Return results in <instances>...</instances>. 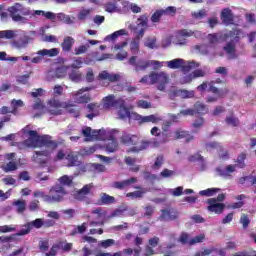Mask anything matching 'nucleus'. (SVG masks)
Wrapping results in <instances>:
<instances>
[{
  "instance_id": "nucleus-1",
  "label": "nucleus",
  "mask_w": 256,
  "mask_h": 256,
  "mask_svg": "<svg viewBox=\"0 0 256 256\" xmlns=\"http://www.w3.org/2000/svg\"><path fill=\"white\" fill-rule=\"evenodd\" d=\"M29 138L24 141V145L26 147H30L35 149L37 147H47L46 151H36L34 155V159L37 163H39V157H49L51 155V151H55L57 147V142L53 141V138L49 135L40 136L37 131L30 130L27 132Z\"/></svg>"
},
{
  "instance_id": "nucleus-2",
  "label": "nucleus",
  "mask_w": 256,
  "mask_h": 256,
  "mask_svg": "<svg viewBox=\"0 0 256 256\" xmlns=\"http://www.w3.org/2000/svg\"><path fill=\"white\" fill-rule=\"evenodd\" d=\"M142 85H156L158 91H165L169 84V74L167 72H151L148 76L141 78Z\"/></svg>"
},
{
  "instance_id": "nucleus-3",
  "label": "nucleus",
  "mask_w": 256,
  "mask_h": 256,
  "mask_svg": "<svg viewBox=\"0 0 256 256\" xmlns=\"http://www.w3.org/2000/svg\"><path fill=\"white\" fill-rule=\"evenodd\" d=\"M8 13H10V17L12 21L15 23H22L25 25L29 20L25 17L32 15L31 10L29 8H25L23 5L16 3L13 6L8 8Z\"/></svg>"
},
{
  "instance_id": "nucleus-4",
  "label": "nucleus",
  "mask_w": 256,
  "mask_h": 256,
  "mask_svg": "<svg viewBox=\"0 0 256 256\" xmlns=\"http://www.w3.org/2000/svg\"><path fill=\"white\" fill-rule=\"evenodd\" d=\"M168 69H182L183 73H189L191 69H197L199 67V63L195 61H188L181 58H176L170 61L164 62Z\"/></svg>"
},
{
  "instance_id": "nucleus-5",
  "label": "nucleus",
  "mask_w": 256,
  "mask_h": 256,
  "mask_svg": "<svg viewBox=\"0 0 256 256\" xmlns=\"http://www.w3.org/2000/svg\"><path fill=\"white\" fill-rule=\"evenodd\" d=\"M92 89V87L81 88L78 91L70 93V98L72 99V101H74V103H89L91 101V94L89 93V91H91Z\"/></svg>"
},
{
  "instance_id": "nucleus-6",
  "label": "nucleus",
  "mask_w": 256,
  "mask_h": 256,
  "mask_svg": "<svg viewBox=\"0 0 256 256\" xmlns=\"http://www.w3.org/2000/svg\"><path fill=\"white\" fill-rule=\"evenodd\" d=\"M82 135L86 137L85 141H99L105 139L107 131L105 130H91V127L82 128Z\"/></svg>"
},
{
  "instance_id": "nucleus-7",
  "label": "nucleus",
  "mask_w": 256,
  "mask_h": 256,
  "mask_svg": "<svg viewBox=\"0 0 256 256\" xmlns=\"http://www.w3.org/2000/svg\"><path fill=\"white\" fill-rule=\"evenodd\" d=\"M63 159L68 160V167H79L81 165L79 158L73 152H65L63 150L58 151L56 161H61Z\"/></svg>"
},
{
  "instance_id": "nucleus-8",
  "label": "nucleus",
  "mask_w": 256,
  "mask_h": 256,
  "mask_svg": "<svg viewBox=\"0 0 256 256\" xmlns=\"http://www.w3.org/2000/svg\"><path fill=\"white\" fill-rule=\"evenodd\" d=\"M67 107V102H61V100L55 97L48 101V111L51 115H61L63 109H67Z\"/></svg>"
},
{
  "instance_id": "nucleus-9",
  "label": "nucleus",
  "mask_w": 256,
  "mask_h": 256,
  "mask_svg": "<svg viewBox=\"0 0 256 256\" xmlns=\"http://www.w3.org/2000/svg\"><path fill=\"white\" fill-rule=\"evenodd\" d=\"M66 193L67 192H65V189H63L61 186H56L51 189L50 194L46 196V203L61 201Z\"/></svg>"
},
{
  "instance_id": "nucleus-10",
  "label": "nucleus",
  "mask_w": 256,
  "mask_h": 256,
  "mask_svg": "<svg viewBox=\"0 0 256 256\" xmlns=\"http://www.w3.org/2000/svg\"><path fill=\"white\" fill-rule=\"evenodd\" d=\"M17 37L19 39L14 40L11 45L14 49H25L27 45H29V41H31V37H29L24 31L19 30Z\"/></svg>"
},
{
  "instance_id": "nucleus-11",
  "label": "nucleus",
  "mask_w": 256,
  "mask_h": 256,
  "mask_svg": "<svg viewBox=\"0 0 256 256\" xmlns=\"http://www.w3.org/2000/svg\"><path fill=\"white\" fill-rule=\"evenodd\" d=\"M104 109H111V107H119V105H125V100L123 98H115V95H108L103 99Z\"/></svg>"
},
{
  "instance_id": "nucleus-12",
  "label": "nucleus",
  "mask_w": 256,
  "mask_h": 256,
  "mask_svg": "<svg viewBox=\"0 0 256 256\" xmlns=\"http://www.w3.org/2000/svg\"><path fill=\"white\" fill-rule=\"evenodd\" d=\"M105 139H102V141H105V147H106V151H108V153H115V151H117L119 144H117V140H115V138L113 137V135H111V133L106 132V134L104 135Z\"/></svg>"
},
{
  "instance_id": "nucleus-13",
  "label": "nucleus",
  "mask_w": 256,
  "mask_h": 256,
  "mask_svg": "<svg viewBox=\"0 0 256 256\" xmlns=\"http://www.w3.org/2000/svg\"><path fill=\"white\" fill-rule=\"evenodd\" d=\"M92 219H95L97 222H90L91 227L95 225H104L105 217H107V211L102 208H97L92 211Z\"/></svg>"
},
{
  "instance_id": "nucleus-14",
  "label": "nucleus",
  "mask_w": 256,
  "mask_h": 256,
  "mask_svg": "<svg viewBox=\"0 0 256 256\" xmlns=\"http://www.w3.org/2000/svg\"><path fill=\"white\" fill-rule=\"evenodd\" d=\"M136 25V35H141L142 33V37H144L145 31H147L149 27V19L147 18V16H140L136 21Z\"/></svg>"
},
{
  "instance_id": "nucleus-15",
  "label": "nucleus",
  "mask_w": 256,
  "mask_h": 256,
  "mask_svg": "<svg viewBox=\"0 0 256 256\" xmlns=\"http://www.w3.org/2000/svg\"><path fill=\"white\" fill-rule=\"evenodd\" d=\"M33 227H35V229H41V227H43V219L37 218L36 220L27 223L25 228L18 232V235H27Z\"/></svg>"
},
{
  "instance_id": "nucleus-16",
  "label": "nucleus",
  "mask_w": 256,
  "mask_h": 256,
  "mask_svg": "<svg viewBox=\"0 0 256 256\" xmlns=\"http://www.w3.org/2000/svg\"><path fill=\"white\" fill-rule=\"evenodd\" d=\"M129 65H133L135 71H145L149 67V60L140 59L137 61V56H132L129 59Z\"/></svg>"
},
{
  "instance_id": "nucleus-17",
  "label": "nucleus",
  "mask_w": 256,
  "mask_h": 256,
  "mask_svg": "<svg viewBox=\"0 0 256 256\" xmlns=\"http://www.w3.org/2000/svg\"><path fill=\"white\" fill-rule=\"evenodd\" d=\"M208 211H210L211 213H223V209H225V204L223 203H218L217 199L215 198H210L208 199Z\"/></svg>"
},
{
  "instance_id": "nucleus-18",
  "label": "nucleus",
  "mask_w": 256,
  "mask_h": 256,
  "mask_svg": "<svg viewBox=\"0 0 256 256\" xmlns=\"http://www.w3.org/2000/svg\"><path fill=\"white\" fill-rule=\"evenodd\" d=\"M98 79H101L102 81H109L110 83H115V81H119V79H121V75L102 71L99 73Z\"/></svg>"
},
{
  "instance_id": "nucleus-19",
  "label": "nucleus",
  "mask_w": 256,
  "mask_h": 256,
  "mask_svg": "<svg viewBox=\"0 0 256 256\" xmlns=\"http://www.w3.org/2000/svg\"><path fill=\"white\" fill-rule=\"evenodd\" d=\"M223 51H225L228 59H237V49L235 48V42L230 41L224 47Z\"/></svg>"
},
{
  "instance_id": "nucleus-20",
  "label": "nucleus",
  "mask_w": 256,
  "mask_h": 256,
  "mask_svg": "<svg viewBox=\"0 0 256 256\" xmlns=\"http://www.w3.org/2000/svg\"><path fill=\"white\" fill-rule=\"evenodd\" d=\"M87 108L89 110V114H87L88 119H93V117H97L99 115V111H101V105L97 103H90L87 105Z\"/></svg>"
},
{
  "instance_id": "nucleus-21",
  "label": "nucleus",
  "mask_w": 256,
  "mask_h": 256,
  "mask_svg": "<svg viewBox=\"0 0 256 256\" xmlns=\"http://www.w3.org/2000/svg\"><path fill=\"white\" fill-rule=\"evenodd\" d=\"M143 37V33H140V35H137L133 38V40L130 43V50L133 55H137L139 53V45L141 43V39Z\"/></svg>"
},
{
  "instance_id": "nucleus-22",
  "label": "nucleus",
  "mask_w": 256,
  "mask_h": 256,
  "mask_svg": "<svg viewBox=\"0 0 256 256\" xmlns=\"http://www.w3.org/2000/svg\"><path fill=\"white\" fill-rule=\"evenodd\" d=\"M173 139H186V141L189 143V141H193V136L183 129H177L173 133Z\"/></svg>"
},
{
  "instance_id": "nucleus-23",
  "label": "nucleus",
  "mask_w": 256,
  "mask_h": 256,
  "mask_svg": "<svg viewBox=\"0 0 256 256\" xmlns=\"http://www.w3.org/2000/svg\"><path fill=\"white\" fill-rule=\"evenodd\" d=\"M237 165H227L225 168H218L217 172L220 177H231V173H235Z\"/></svg>"
},
{
  "instance_id": "nucleus-24",
  "label": "nucleus",
  "mask_w": 256,
  "mask_h": 256,
  "mask_svg": "<svg viewBox=\"0 0 256 256\" xmlns=\"http://www.w3.org/2000/svg\"><path fill=\"white\" fill-rule=\"evenodd\" d=\"M91 189H93V184H86L81 190H79L75 194V199H77L78 201H83L84 197L86 195H89Z\"/></svg>"
},
{
  "instance_id": "nucleus-25",
  "label": "nucleus",
  "mask_w": 256,
  "mask_h": 256,
  "mask_svg": "<svg viewBox=\"0 0 256 256\" xmlns=\"http://www.w3.org/2000/svg\"><path fill=\"white\" fill-rule=\"evenodd\" d=\"M12 205L15 211H17L19 214L25 213V210L27 209V201L23 199L14 200Z\"/></svg>"
},
{
  "instance_id": "nucleus-26",
  "label": "nucleus",
  "mask_w": 256,
  "mask_h": 256,
  "mask_svg": "<svg viewBox=\"0 0 256 256\" xmlns=\"http://www.w3.org/2000/svg\"><path fill=\"white\" fill-rule=\"evenodd\" d=\"M221 20L226 25H231V23H233V12H231L229 8H225L224 10H222Z\"/></svg>"
},
{
  "instance_id": "nucleus-27",
  "label": "nucleus",
  "mask_w": 256,
  "mask_h": 256,
  "mask_svg": "<svg viewBox=\"0 0 256 256\" xmlns=\"http://www.w3.org/2000/svg\"><path fill=\"white\" fill-rule=\"evenodd\" d=\"M36 55H41V57H57V55H59V49H42L36 52Z\"/></svg>"
},
{
  "instance_id": "nucleus-28",
  "label": "nucleus",
  "mask_w": 256,
  "mask_h": 256,
  "mask_svg": "<svg viewBox=\"0 0 256 256\" xmlns=\"http://www.w3.org/2000/svg\"><path fill=\"white\" fill-rule=\"evenodd\" d=\"M73 45H75V39H73V37L71 36H68L64 38L61 44V47L63 51H65L66 53H69V51L73 49Z\"/></svg>"
},
{
  "instance_id": "nucleus-29",
  "label": "nucleus",
  "mask_w": 256,
  "mask_h": 256,
  "mask_svg": "<svg viewBox=\"0 0 256 256\" xmlns=\"http://www.w3.org/2000/svg\"><path fill=\"white\" fill-rule=\"evenodd\" d=\"M139 141V137L136 135H131V134H123L122 135V143L125 145H137Z\"/></svg>"
},
{
  "instance_id": "nucleus-30",
  "label": "nucleus",
  "mask_w": 256,
  "mask_h": 256,
  "mask_svg": "<svg viewBox=\"0 0 256 256\" xmlns=\"http://www.w3.org/2000/svg\"><path fill=\"white\" fill-rule=\"evenodd\" d=\"M134 189H140V190L134 191V192H129L126 194V197H129L130 199H141L143 197V195H145L147 193V190H145L139 186H135Z\"/></svg>"
},
{
  "instance_id": "nucleus-31",
  "label": "nucleus",
  "mask_w": 256,
  "mask_h": 256,
  "mask_svg": "<svg viewBox=\"0 0 256 256\" xmlns=\"http://www.w3.org/2000/svg\"><path fill=\"white\" fill-rule=\"evenodd\" d=\"M123 35H129V32L126 29H120L106 36L105 41H117V39Z\"/></svg>"
},
{
  "instance_id": "nucleus-32",
  "label": "nucleus",
  "mask_w": 256,
  "mask_h": 256,
  "mask_svg": "<svg viewBox=\"0 0 256 256\" xmlns=\"http://www.w3.org/2000/svg\"><path fill=\"white\" fill-rule=\"evenodd\" d=\"M19 35V30L0 31V39H15Z\"/></svg>"
},
{
  "instance_id": "nucleus-33",
  "label": "nucleus",
  "mask_w": 256,
  "mask_h": 256,
  "mask_svg": "<svg viewBox=\"0 0 256 256\" xmlns=\"http://www.w3.org/2000/svg\"><path fill=\"white\" fill-rule=\"evenodd\" d=\"M178 215L176 212L169 211V210H162V215L160 219L162 221H175L177 219Z\"/></svg>"
},
{
  "instance_id": "nucleus-34",
  "label": "nucleus",
  "mask_w": 256,
  "mask_h": 256,
  "mask_svg": "<svg viewBox=\"0 0 256 256\" xmlns=\"http://www.w3.org/2000/svg\"><path fill=\"white\" fill-rule=\"evenodd\" d=\"M176 95H178V97H181L182 99H193V97H195V91L178 89Z\"/></svg>"
},
{
  "instance_id": "nucleus-35",
  "label": "nucleus",
  "mask_w": 256,
  "mask_h": 256,
  "mask_svg": "<svg viewBox=\"0 0 256 256\" xmlns=\"http://www.w3.org/2000/svg\"><path fill=\"white\" fill-rule=\"evenodd\" d=\"M160 121H163V118H161V116H159L158 114H152V115H148V116H144L142 118V123H160Z\"/></svg>"
},
{
  "instance_id": "nucleus-36",
  "label": "nucleus",
  "mask_w": 256,
  "mask_h": 256,
  "mask_svg": "<svg viewBox=\"0 0 256 256\" xmlns=\"http://www.w3.org/2000/svg\"><path fill=\"white\" fill-rule=\"evenodd\" d=\"M192 53H200V55H209V46L195 45L192 47Z\"/></svg>"
},
{
  "instance_id": "nucleus-37",
  "label": "nucleus",
  "mask_w": 256,
  "mask_h": 256,
  "mask_svg": "<svg viewBox=\"0 0 256 256\" xmlns=\"http://www.w3.org/2000/svg\"><path fill=\"white\" fill-rule=\"evenodd\" d=\"M118 107H120L119 111H118V115L120 117V119H129L131 117V112L129 111V109L127 107H125V101H124V105H119Z\"/></svg>"
},
{
  "instance_id": "nucleus-38",
  "label": "nucleus",
  "mask_w": 256,
  "mask_h": 256,
  "mask_svg": "<svg viewBox=\"0 0 256 256\" xmlns=\"http://www.w3.org/2000/svg\"><path fill=\"white\" fill-rule=\"evenodd\" d=\"M178 35L179 37H201V32L199 31H191V30H187V29H184V30H180L178 31Z\"/></svg>"
},
{
  "instance_id": "nucleus-39",
  "label": "nucleus",
  "mask_w": 256,
  "mask_h": 256,
  "mask_svg": "<svg viewBox=\"0 0 256 256\" xmlns=\"http://www.w3.org/2000/svg\"><path fill=\"white\" fill-rule=\"evenodd\" d=\"M221 191V189L219 188H208L206 190H201L199 192V195H201L202 197H213V195L219 193Z\"/></svg>"
},
{
  "instance_id": "nucleus-40",
  "label": "nucleus",
  "mask_w": 256,
  "mask_h": 256,
  "mask_svg": "<svg viewBox=\"0 0 256 256\" xmlns=\"http://www.w3.org/2000/svg\"><path fill=\"white\" fill-rule=\"evenodd\" d=\"M2 169L5 173H11L17 171V162L10 161L7 164L2 165Z\"/></svg>"
},
{
  "instance_id": "nucleus-41",
  "label": "nucleus",
  "mask_w": 256,
  "mask_h": 256,
  "mask_svg": "<svg viewBox=\"0 0 256 256\" xmlns=\"http://www.w3.org/2000/svg\"><path fill=\"white\" fill-rule=\"evenodd\" d=\"M225 123L228 124L230 127H239V118L231 114L226 117Z\"/></svg>"
},
{
  "instance_id": "nucleus-42",
  "label": "nucleus",
  "mask_w": 256,
  "mask_h": 256,
  "mask_svg": "<svg viewBox=\"0 0 256 256\" xmlns=\"http://www.w3.org/2000/svg\"><path fill=\"white\" fill-rule=\"evenodd\" d=\"M69 79H70V81H73L74 83H79V81H81V79H83V75L81 74L80 71L72 70L69 73Z\"/></svg>"
},
{
  "instance_id": "nucleus-43",
  "label": "nucleus",
  "mask_w": 256,
  "mask_h": 256,
  "mask_svg": "<svg viewBox=\"0 0 256 256\" xmlns=\"http://www.w3.org/2000/svg\"><path fill=\"white\" fill-rule=\"evenodd\" d=\"M194 111L199 115H205L209 111V109L207 108V106H205V104H202L201 102H197L194 105Z\"/></svg>"
},
{
  "instance_id": "nucleus-44",
  "label": "nucleus",
  "mask_w": 256,
  "mask_h": 256,
  "mask_svg": "<svg viewBox=\"0 0 256 256\" xmlns=\"http://www.w3.org/2000/svg\"><path fill=\"white\" fill-rule=\"evenodd\" d=\"M144 45L148 49H157V38L155 36L146 38Z\"/></svg>"
},
{
  "instance_id": "nucleus-45",
  "label": "nucleus",
  "mask_w": 256,
  "mask_h": 256,
  "mask_svg": "<svg viewBox=\"0 0 256 256\" xmlns=\"http://www.w3.org/2000/svg\"><path fill=\"white\" fill-rule=\"evenodd\" d=\"M100 199L102 205H112V203H115V197L109 196L108 194L105 193L101 194Z\"/></svg>"
},
{
  "instance_id": "nucleus-46",
  "label": "nucleus",
  "mask_w": 256,
  "mask_h": 256,
  "mask_svg": "<svg viewBox=\"0 0 256 256\" xmlns=\"http://www.w3.org/2000/svg\"><path fill=\"white\" fill-rule=\"evenodd\" d=\"M245 159H247V154L241 153L238 155L237 160H236V167H239V169H245L246 164H245Z\"/></svg>"
},
{
  "instance_id": "nucleus-47",
  "label": "nucleus",
  "mask_w": 256,
  "mask_h": 256,
  "mask_svg": "<svg viewBox=\"0 0 256 256\" xmlns=\"http://www.w3.org/2000/svg\"><path fill=\"white\" fill-rule=\"evenodd\" d=\"M223 36L221 34H209L207 39L210 45H217Z\"/></svg>"
},
{
  "instance_id": "nucleus-48",
  "label": "nucleus",
  "mask_w": 256,
  "mask_h": 256,
  "mask_svg": "<svg viewBox=\"0 0 256 256\" xmlns=\"http://www.w3.org/2000/svg\"><path fill=\"white\" fill-rule=\"evenodd\" d=\"M25 104L23 103L22 100H12L11 102V113H13V115H17V110L19 109V107H23Z\"/></svg>"
},
{
  "instance_id": "nucleus-49",
  "label": "nucleus",
  "mask_w": 256,
  "mask_h": 256,
  "mask_svg": "<svg viewBox=\"0 0 256 256\" xmlns=\"http://www.w3.org/2000/svg\"><path fill=\"white\" fill-rule=\"evenodd\" d=\"M122 253H124V255H133L134 256H139L141 255V247H136L134 250L132 248H125Z\"/></svg>"
},
{
  "instance_id": "nucleus-50",
  "label": "nucleus",
  "mask_w": 256,
  "mask_h": 256,
  "mask_svg": "<svg viewBox=\"0 0 256 256\" xmlns=\"http://www.w3.org/2000/svg\"><path fill=\"white\" fill-rule=\"evenodd\" d=\"M57 19H59V21H63V23H66L67 25L73 24V20L71 19V17L64 13H58Z\"/></svg>"
},
{
  "instance_id": "nucleus-51",
  "label": "nucleus",
  "mask_w": 256,
  "mask_h": 256,
  "mask_svg": "<svg viewBox=\"0 0 256 256\" xmlns=\"http://www.w3.org/2000/svg\"><path fill=\"white\" fill-rule=\"evenodd\" d=\"M163 132H162V143H167V141H170V139H174L173 138V134L171 133V131H169L166 127H163Z\"/></svg>"
},
{
  "instance_id": "nucleus-52",
  "label": "nucleus",
  "mask_w": 256,
  "mask_h": 256,
  "mask_svg": "<svg viewBox=\"0 0 256 256\" xmlns=\"http://www.w3.org/2000/svg\"><path fill=\"white\" fill-rule=\"evenodd\" d=\"M224 37H234V39H241V37L245 36L243 35V32L241 30L235 29L233 31H230L228 34H225Z\"/></svg>"
},
{
  "instance_id": "nucleus-53",
  "label": "nucleus",
  "mask_w": 256,
  "mask_h": 256,
  "mask_svg": "<svg viewBox=\"0 0 256 256\" xmlns=\"http://www.w3.org/2000/svg\"><path fill=\"white\" fill-rule=\"evenodd\" d=\"M89 49V44L80 45L74 49V55H83V53H87Z\"/></svg>"
},
{
  "instance_id": "nucleus-54",
  "label": "nucleus",
  "mask_w": 256,
  "mask_h": 256,
  "mask_svg": "<svg viewBox=\"0 0 256 256\" xmlns=\"http://www.w3.org/2000/svg\"><path fill=\"white\" fill-rule=\"evenodd\" d=\"M205 241V234H200L189 240V245H197V243H203Z\"/></svg>"
},
{
  "instance_id": "nucleus-55",
  "label": "nucleus",
  "mask_w": 256,
  "mask_h": 256,
  "mask_svg": "<svg viewBox=\"0 0 256 256\" xmlns=\"http://www.w3.org/2000/svg\"><path fill=\"white\" fill-rule=\"evenodd\" d=\"M91 15L90 9H83L78 13V19L79 21H85Z\"/></svg>"
},
{
  "instance_id": "nucleus-56",
  "label": "nucleus",
  "mask_w": 256,
  "mask_h": 256,
  "mask_svg": "<svg viewBox=\"0 0 256 256\" xmlns=\"http://www.w3.org/2000/svg\"><path fill=\"white\" fill-rule=\"evenodd\" d=\"M192 17L197 21H201V19H204V17H207V11L199 10L198 12L192 13Z\"/></svg>"
},
{
  "instance_id": "nucleus-57",
  "label": "nucleus",
  "mask_w": 256,
  "mask_h": 256,
  "mask_svg": "<svg viewBox=\"0 0 256 256\" xmlns=\"http://www.w3.org/2000/svg\"><path fill=\"white\" fill-rule=\"evenodd\" d=\"M168 193H170V195H173L174 197H181V195H183V187H177L174 189H169Z\"/></svg>"
},
{
  "instance_id": "nucleus-58",
  "label": "nucleus",
  "mask_w": 256,
  "mask_h": 256,
  "mask_svg": "<svg viewBox=\"0 0 256 256\" xmlns=\"http://www.w3.org/2000/svg\"><path fill=\"white\" fill-rule=\"evenodd\" d=\"M70 67H72V69H81L83 67V59L82 58H74Z\"/></svg>"
},
{
  "instance_id": "nucleus-59",
  "label": "nucleus",
  "mask_w": 256,
  "mask_h": 256,
  "mask_svg": "<svg viewBox=\"0 0 256 256\" xmlns=\"http://www.w3.org/2000/svg\"><path fill=\"white\" fill-rule=\"evenodd\" d=\"M162 15H164L162 10L154 12V14L151 16L152 23H159V21H161Z\"/></svg>"
},
{
  "instance_id": "nucleus-60",
  "label": "nucleus",
  "mask_w": 256,
  "mask_h": 256,
  "mask_svg": "<svg viewBox=\"0 0 256 256\" xmlns=\"http://www.w3.org/2000/svg\"><path fill=\"white\" fill-rule=\"evenodd\" d=\"M105 11H107L108 13H115V11H117V4L116 3H111L108 2L105 4Z\"/></svg>"
},
{
  "instance_id": "nucleus-61",
  "label": "nucleus",
  "mask_w": 256,
  "mask_h": 256,
  "mask_svg": "<svg viewBox=\"0 0 256 256\" xmlns=\"http://www.w3.org/2000/svg\"><path fill=\"white\" fill-rule=\"evenodd\" d=\"M113 245H115V240L113 239H107L100 242V246L103 247L104 249L113 247Z\"/></svg>"
},
{
  "instance_id": "nucleus-62",
  "label": "nucleus",
  "mask_w": 256,
  "mask_h": 256,
  "mask_svg": "<svg viewBox=\"0 0 256 256\" xmlns=\"http://www.w3.org/2000/svg\"><path fill=\"white\" fill-rule=\"evenodd\" d=\"M59 249H60L59 244H54V245L51 247L50 251L47 252V253H45V256H56V255H57V252L59 251Z\"/></svg>"
},
{
  "instance_id": "nucleus-63",
  "label": "nucleus",
  "mask_w": 256,
  "mask_h": 256,
  "mask_svg": "<svg viewBox=\"0 0 256 256\" xmlns=\"http://www.w3.org/2000/svg\"><path fill=\"white\" fill-rule=\"evenodd\" d=\"M213 251H215V247H211L208 249H204L202 251H199L196 253V256H207V255H211L213 253Z\"/></svg>"
},
{
  "instance_id": "nucleus-64",
  "label": "nucleus",
  "mask_w": 256,
  "mask_h": 256,
  "mask_svg": "<svg viewBox=\"0 0 256 256\" xmlns=\"http://www.w3.org/2000/svg\"><path fill=\"white\" fill-rule=\"evenodd\" d=\"M234 256H256V251L250 250V251L238 252Z\"/></svg>"
}]
</instances>
